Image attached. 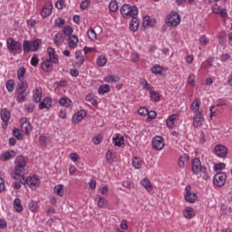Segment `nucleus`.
<instances>
[{
	"instance_id": "cd10ccee",
	"label": "nucleus",
	"mask_w": 232,
	"mask_h": 232,
	"mask_svg": "<svg viewBox=\"0 0 232 232\" xmlns=\"http://www.w3.org/2000/svg\"><path fill=\"white\" fill-rule=\"evenodd\" d=\"M105 159L108 164H113V162H117V152L108 150L106 152Z\"/></svg>"
},
{
	"instance_id": "603ef678",
	"label": "nucleus",
	"mask_w": 232,
	"mask_h": 232,
	"mask_svg": "<svg viewBox=\"0 0 232 232\" xmlns=\"http://www.w3.org/2000/svg\"><path fill=\"white\" fill-rule=\"evenodd\" d=\"M16 93H18V95L16 97L17 102H20V103L24 102V101L26 99V92L16 91Z\"/></svg>"
},
{
	"instance_id": "c756f323",
	"label": "nucleus",
	"mask_w": 232,
	"mask_h": 232,
	"mask_svg": "<svg viewBox=\"0 0 232 232\" xmlns=\"http://www.w3.org/2000/svg\"><path fill=\"white\" fill-rule=\"evenodd\" d=\"M155 19L151 18L150 16H145L143 18V26L144 28H153V26H155Z\"/></svg>"
},
{
	"instance_id": "69168bd1",
	"label": "nucleus",
	"mask_w": 232,
	"mask_h": 232,
	"mask_svg": "<svg viewBox=\"0 0 232 232\" xmlns=\"http://www.w3.org/2000/svg\"><path fill=\"white\" fill-rule=\"evenodd\" d=\"M29 209L33 213L37 211V201H35V200L30 201V203H29Z\"/></svg>"
},
{
	"instance_id": "20e7f679",
	"label": "nucleus",
	"mask_w": 232,
	"mask_h": 232,
	"mask_svg": "<svg viewBox=\"0 0 232 232\" xmlns=\"http://www.w3.org/2000/svg\"><path fill=\"white\" fill-rule=\"evenodd\" d=\"M180 14L176 11H171L165 19L167 26H170L172 28L179 26L180 24Z\"/></svg>"
},
{
	"instance_id": "052dcab7",
	"label": "nucleus",
	"mask_w": 232,
	"mask_h": 232,
	"mask_svg": "<svg viewBox=\"0 0 232 232\" xmlns=\"http://www.w3.org/2000/svg\"><path fill=\"white\" fill-rule=\"evenodd\" d=\"M13 135L18 140H23V133H21V130L19 129H14L13 130Z\"/></svg>"
},
{
	"instance_id": "ea45409f",
	"label": "nucleus",
	"mask_w": 232,
	"mask_h": 232,
	"mask_svg": "<svg viewBox=\"0 0 232 232\" xmlns=\"http://www.w3.org/2000/svg\"><path fill=\"white\" fill-rule=\"evenodd\" d=\"M129 28L131 32H137V30H139V19L137 18V16L132 18L130 23Z\"/></svg>"
},
{
	"instance_id": "473e14b6",
	"label": "nucleus",
	"mask_w": 232,
	"mask_h": 232,
	"mask_svg": "<svg viewBox=\"0 0 232 232\" xmlns=\"http://www.w3.org/2000/svg\"><path fill=\"white\" fill-rule=\"evenodd\" d=\"M149 95L151 102H159L160 101V93L155 91V88L149 92Z\"/></svg>"
},
{
	"instance_id": "72a5a7b5",
	"label": "nucleus",
	"mask_w": 232,
	"mask_h": 232,
	"mask_svg": "<svg viewBox=\"0 0 232 232\" xmlns=\"http://www.w3.org/2000/svg\"><path fill=\"white\" fill-rule=\"evenodd\" d=\"M103 81L108 84H111V82H119V81H121V78L117 75L109 74L103 78Z\"/></svg>"
},
{
	"instance_id": "412c9836",
	"label": "nucleus",
	"mask_w": 232,
	"mask_h": 232,
	"mask_svg": "<svg viewBox=\"0 0 232 232\" xmlns=\"http://www.w3.org/2000/svg\"><path fill=\"white\" fill-rule=\"evenodd\" d=\"M53 10V5L52 3L45 4L41 12L42 17H50V15H52Z\"/></svg>"
},
{
	"instance_id": "09e8293b",
	"label": "nucleus",
	"mask_w": 232,
	"mask_h": 232,
	"mask_svg": "<svg viewBox=\"0 0 232 232\" xmlns=\"http://www.w3.org/2000/svg\"><path fill=\"white\" fill-rule=\"evenodd\" d=\"M25 73H26V69L24 67H20L17 70V79H18V81H24Z\"/></svg>"
},
{
	"instance_id": "6e6552de",
	"label": "nucleus",
	"mask_w": 232,
	"mask_h": 232,
	"mask_svg": "<svg viewBox=\"0 0 232 232\" xmlns=\"http://www.w3.org/2000/svg\"><path fill=\"white\" fill-rule=\"evenodd\" d=\"M185 200L186 202H188V204H195L197 202V198H198V196H197L196 193L191 192V186H187L185 188Z\"/></svg>"
},
{
	"instance_id": "864d4df0",
	"label": "nucleus",
	"mask_w": 232,
	"mask_h": 232,
	"mask_svg": "<svg viewBox=\"0 0 232 232\" xmlns=\"http://www.w3.org/2000/svg\"><path fill=\"white\" fill-rule=\"evenodd\" d=\"M87 35L91 41L97 40V33H95V30L92 28L87 31Z\"/></svg>"
},
{
	"instance_id": "e2e57ef3",
	"label": "nucleus",
	"mask_w": 232,
	"mask_h": 232,
	"mask_svg": "<svg viewBox=\"0 0 232 232\" xmlns=\"http://www.w3.org/2000/svg\"><path fill=\"white\" fill-rule=\"evenodd\" d=\"M199 173H202L203 180H208V179H209V174L208 173V169L206 167H202L201 170H199Z\"/></svg>"
},
{
	"instance_id": "a878e982",
	"label": "nucleus",
	"mask_w": 232,
	"mask_h": 232,
	"mask_svg": "<svg viewBox=\"0 0 232 232\" xmlns=\"http://www.w3.org/2000/svg\"><path fill=\"white\" fill-rule=\"evenodd\" d=\"M79 44V37L75 34H72L71 36L68 37V46L69 48H77Z\"/></svg>"
},
{
	"instance_id": "c85d7f7f",
	"label": "nucleus",
	"mask_w": 232,
	"mask_h": 232,
	"mask_svg": "<svg viewBox=\"0 0 232 232\" xmlns=\"http://www.w3.org/2000/svg\"><path fill=\"white\" fill-rule=\"evenodd\" d=\"M15 157V151L14 150H8L2 154H0V160H3L4 162H6V160H10V159Z\"/></svg>"
},
{
	"instance_id": "79ce46f5",
	"label": "nucleus",
	"mask_w": 232,
	"mask_h": 232,
	"mask_svg": "<svg viewBox=\"0 0 232 232\" xmlns=\"http://www.w3.org/2000/svg\"><path fill=\"white\" fill-rule=\"evenodd\" d=\"M26 90H28V82L24 80L20 81L17 85L16 92H26Z\"/></svg>"
},
{
	"instance_id": "4be33fe9",
	"label": "nucleus",
	"mask_w": 232,
	"mask_h": 232,
	"mask_svg": "<svg viewBox=\"0 0 232 232\" xmlns=\"http://www.w3.org/2000/svg\"><path fill=\"white\" fill-rule=\"evenodd\" d=\"M140 186L147 190L148 193H151L153 191V185H151V181L148 178H144L140 182Z\"/></svg>"
},
{
	"instance_id": "9d476101",
	"label": "nucleus",
	"mask_w": 232,
	"mask_h": 232,
	"mask_svg": "<svg viewBox=\"0 0 232 232\" xmlns=\"http://www.w3.org/2000/svg\"><path fill=\"white\" fill-rule=\"evenodd\" d=\"M226 180H227V176L226 173L220 172L214 176L213 182L215 186H218V188H222V186L226 184Z\"/></svg>"
},
{
	"instance_id": "39448f33",
	"label": "nucleus",
	"mask_w": 232,
	"mask_h": 232,
	"mask_svg": "<svg viewBox=\"0 0 232 232\" xmlns=\"http://www.w3.org/2000/svg\"><path fill=\"white\" fill-rule=\"evenodd\" d=\"M22 180V184H27L30 189H36L41 184V180L36 175H30L26 178L24 177Z\"/></svg>"
},
{
	"instance_id": "338daca9",
	"label": "nucleus",
	"mask_w": 232,
	"mask_h": 232,
	"mask_svg": "<svg viewBox=\"0 0 232 232\" xmlns=\"http://www.w3.org/2000/svg\"><path fill=\"white\" fill-rule=\"evenodd\" d=\"M58 117L60 119H66V117H68L66 109H60V111H58Z\"/></svg>"
},
{
	"instance_id": "ddd939ff",
	"label": "nucleus",
	"mask_w": 232,
	"mask_h": 232,
	"mask_svg": "<svg viewBox=\"0 0 232 232\" xmlns=\"http://www.w3.org/2000/svg\"><path fill=\"white\" fill-rule=\"evenodd\" d=\"M20 123L22 132L24 133V135H30V133H32V124L30 121H28L26 118H22Z\"/></svg>"
},
{
	"instance_id": "4c0bfd02",
	"label": "nucleus",
	"mask_w": 232,
	"mask_h": 232,
	"mask_svg": "<svg viewBox=\"0 0 232 232\" xmlns=\"http://www.w3.org/2000/svg\"><path fill=\"white\" fill-rule=\"evenodd\" d=\"M14 166L20 167V168H26V160H24V157L18 156L14 160Z\"/></svg>"
},
{
	"instance_id": "37998d69",
	"label": "nucleus",
	"mask_w": 232,
	"mask_h": 232,
	"mask_svg": "<svg viewBox=\"0 0 232 232\" xmlns=\"http://www.w3.org/2000/svg\"><path fill=\"white\" fill-rule=\"evenodd\" d=\"M14 209L16 211V213H21L23 211V205L21 204L20 198H15L13 202Z\"/></svg>"
},
{
	"instance_id": "aec40b11",
	"label": "nucleus",
	"mask_w": 232,
	"mask_h": 232,
	"mask_svg": "<svg viewBox=\"0 0 232 232\" xmlns=\"http://www.w3.org/2000/svg\"><path fill=\"white\" fill-rule=\"evenodd\" d=\"M60 106L63 108H72L73 107V102H72V99L68 98V96L61 97L58 101Z\"/></svg>"
},
{
	"instance_id": "bb28decb",
	"label": "nucleus",
	"mask_w": 232,
	"mask_h": 232,
	"mask_svg": "<svg viewBox=\"0 0 232 232\" xmlns=\"http://www.w3.org/2000/svg\"><path fill=\"white\" fill-rule=\"evenodd\" d=\"M177 119H179V114H171L168 116L166 120L167 128L173 130V126H175V121H177Z\"/></svg>"
},
{
	"instance_id": "a18cd8bd",
	"label": "nucleus",
	"mask_w": 232,
	"mask_h": 232,
	"mask_svg": "<svg viewBox=\"0 0 232 232\" xmlns=\"http://www.w3.org/2000/svg\"><path fill=\"white\" fill-rule=\"evenodd\" d=\"M5 88L7 90V92H9V93H12V92H14V90H15V81L14 80H8L5 82Z\"/></svg>"
},
{
	"instance_id": "f3484780",
	"label": "nucleus",
	"mask_w": 232,
	"mask_h": 232,
	"mask_svg": "<svg viewBox=\"0 0 232 232\" xmlns=\"http://www.w3.org/2000/svg\"><path fill=\"white\" fill-rule=\"evenodd\" d=\"M189 164V156L188 154L181 155L178 160V165L181 169H186Z\"/></svg>"
},
{
	"instance_id": "58836bf2",
	"label": "nucleus",
	"mask_w": 232,
	"mask_h": 232,
	"mask_svg": "<svg viewBox=\"0 0 232 232\" xmlns=\"http://www.w3.org/2000/svg\"><path fill=\"white\" fill-rule=\"evenodd\" d=\"M111 90V87L110 86V84H102L98 89V94L104 95L106 93H109Z\"/></svg>"
},
{
	"instance_id": "774afa93",
	"label": "nucleus",
	"mask_w": 232,
	"mask_h": 232,
	"mask_svg": "<svg viewBox=\"0 0 232 232\" xmlns=\"http://www.w3.org/2000/svg\"><path fill=\"white\" fill-rule=\"evenodd\" d=\"M55 8H57V10H63V8H64V0H57L55 3Z\"/></svg>"
},
{
	"instance_id": "a211bd4d",
	"label": "nucleus",
	"mask_w": 232,
	"mask_h": 232,
	"mask_svg": "<svg viewBox=\"0 0 232 232\" xmlns=\"http://www.w3.org/2000/svg\"><path fill=\"white\" fill-rule=\"evenodd\" d=\"M203 167L204 166H202V162H200V160L195 158L192 161V173H194V175H198Z\"/></svg>"
},
{
	"instance_id": "4468645a",
	"label": "nucleus",
	"mask_w": 232,
	"mask_h": 232,
	"mask_svg": "<svg viewBox=\"0 0 232 232\" xmlns=\"http://www.w3.org/2000/svg\"><path fill=\"white\" fill-rule=\"evenodd\" d=\"M204 114L202 112H197L193 116L192 125L194 128H200L204 124Z\"/></svg>"
},
{
	"instance_id": "dca6fc26",
	"label": "nucleus",
	"mask_w": 232,
	"mask_h": 232,
	"mask_svg": "<svg viewBox=\"0 0 232 232\" xmlns=\"http://www.w3.org/2000/svg\"><path fill=\"white\" fill-rule=\"evenodd\" d=\"M126 141V140H124V136L116 133L113 137H112V144L116 147V148H124V142Z\"/></svg>"
},
{
	"instance_id": "9b49d317",
	"label": "nucleus",
	"mask_w": 232,
	"mask_h": 232,
	"mask_svg": "<svg viewBox=\"0 0 232 232\" xmlns=\"http://www.w3.org/2000/svg\"><path fill=\"white\" fill-rule=\"evenodd\" d=\"M6 46L10 52H19L21 51V43L14 40L13 38H8L6 40Z\"/></svg>"
},
{
	"instance_id": "7ed1b4c3",
	"label": "nucleus",
	"mask_w": 232,
	"mask_h": 232,
	"mask_svg": "<svg viewBox=\"0 0 232 232\" xmlns=\"http://www.w3.org/2000/svg\"><path fill=\"white\" fill-rule=\"evenodd\" d=\"M121 14L122 17H125V19H128L130 17L134 18L139 15V9L135 5H123L121 7Z\"/></svg>"
},
{
	"instance_id": "1a4fd4ad",
	"label": "nucleus",
	"mask_w": 232,
	"mask_h": 232,
	"mask_svg": "<svg viewBox=\"0 0 232 232\" xmlns=\"http://www.w3.org/2000/svg\"><path fill=\"white\" fill-rule=\"evenodd\" d=\"M164 138L161 136H155L152 140V148L156 151H162L164 150Z\"/></svg>"
},
{
	"instance_id": "0eeeda50",
	"label": "nucleus",
	"mask_w": 232,
	"mask_h": 232,
	"mask_svg": "<svg viewBox=\"0 0 232 232\" xmlns=\"http://www.w3.org/2000/svg\"><path fill=\"white\" fill-rule=\"evenodd\" d=\"M26 174V167H17L14 166V169L11 174V178L14 180H19V179H24V175Z\"/></svg>"
},
{
	"instance_id": "a19ab883",
	"label": "nucleus",
	"mask_w": 232,
	"mask_h": 232,
	"mask_svg": "<svg viewBox=\"0 0 232 232\" xmlns=\"http://www.w3.org/2000/svg\"><path fill=\"white\" fill-rule=\"evenodd\" d=\"M0 115H1V119L4 122H8L10 121V111H8L7 109H3L0 111Z\"/></svg>"
},
{
	"instance_id": "0e129e2a",
	"label": "nucleus",
	"mask_w": 232,
	"mask_h": 232,
	"mask_svg": "<svg viewBox=\"0 0 232 232\" xmlns=\"http://www.w3.org/2000/svg\"><path fill=\"white\" fill-rule=\"evenodd\" d=\"M69 159L72 160V162H79L81 158L77 155L76 152H72L69 155Z\"/></svg>"
},
{
	"instance_id": "8fccbe9b",
	"label": "nucleus",
	"mask_w": 232,
	"mask_h": 232,
	"mask_svg": "<svg viewBox=\"0 0 232 232\" xmlns=\"http://www.w3.org/2000/svg\"><path fill=\"white\" fill-rule=\"evenodd\" d=\"M109 10L111 12H117V10H119V3H117V0H111L109 4Z\"/></svg>"
},
{
	"instance_id": "c9c22d12",
	"label": "nucleus",
	"mask_w": 232,
	"mask_h": 232,
	"mask_svg": "<svg viewBox=\"0 0 232 232\" xmlns=\"http://www.w3.org/2000/svg\"><path fill=\"white\" fill-rule=\"evenodd\" d=\"M107 63H108V58L106 57V55L102 54V55L98 56L97 60H96L97 66H99L100 68H102V67L106 66Z\"/></svg>"
},
{
	"instance_id": "3c124183",
	"label": "nucleus",
	"mask_w": 232,
	"mask_h": 232,
	"mask_svg": "<svg viewBox=\"0 0 232 232\" xmlns=\"http://www.w3.org/2000/svg\"><path fill=\"white\" fill-rule=\"evenodd\" d=\"M85 101H87L88 102H91L92 106H97L99 104V102H97V100H95V98L93 97V94L92 93H89L85 96Z\"/></svg>"
},
{
	"instance_id": "393cba45",
	"label": "nucleus",
	"mask_w": 232,
	"mask_h": 232,
	"mask_svg": "<svg viewBox=\"0 0 232 232\" xmlns=\"http://www.w3.org/2000/svg\"><path fill=\"white\" fill-rule=\"evenodd\" d=\"M33 99L34 102H41L43 97V89L39 86L35 87L33 92Z\"/></svg>"
},
{
	"instance_id": "c03bdc74",
	"label": "nucleus",
	"mask_w": 232,
	"mask_h": 232,
	"mask_svg": "<svg viewBox=\"0 0 232 232\" xmlns=\"http://www.w3.org/2000/svg\"><path fill=\"white\" fill-rule=\"evenodd\" d=\"M142 164H144V161L140 158L132 159V166L135 168V169H140V168H142Z\"/></svg>"
},
{
	"instance_id": "e433bc0d",
	"label": "nucleus",
	"mask_w": 232,
	"mask_h": 232,
	"mask_svg": "<svg viewBox=\"0 0 232 232\" xmlns=\"http://www.w3.org/2000/svg\"><path fill=\"white\" fill-rule=\"evenodd\" d=\"M140 83L142 86L143 90H147V92H150L151 90H153L155 87L153 85H151L148 80L146 79H141L140 80Z\"/></svg>"
},
{
	"instance_id": "de8ad7c7",
	"label": "nucleus",
	"mask_w": 232,
	"mask_h": 232,
	"mask_svg": "<svg viewBox=\"0 0 232 232\" xmlns=\"http://www.w3.org/2000/svg\"><path fill=\"white\" fill-rule=\"evenodd\" d=\"M54 43L57 46H61V44H63V43H64V36H63V34L61 33H57L54 35Z\"/></svg>"
},
{
	"instance_id": "f257e3e1",
	"label": "nucleus",
	"mask_w": 232,
	"mask_h": 232,
	"mask_svg": "<svg viewBox=\"0 0 232 232\" xmlns=\"http://www.w3.org/2000/svg\"><path fill=\"white\" fill-rule=\"evenodd\" d=\"M47 52L49 53L50 60H45L42 63V69L44 70V72H48L53 70V65H52V63H53V64H59V59L55 57V50H53V48H47Z\"/></svg>"
},
{
	"instance_id": "49530a36",
	"label": "nucleus",
	"mask_w": 232,
	"mask_h": 232,
	"mask_svg": "<svg viewBox=\"0 0 232 232\" xmlns=\"http://www.w3.org/2000/svg\"><path fill=\"white\" fill-rule=\"evenodd\" d=\"M187 82L189 84V86H197V76L193 73L189 74L187 78Z\"/></svg>"
},
{
	"instance_id": "423d86ee",
	"label": "nucleus",
	"mask_w": 232,
	"mask_h": 232,
	"mask_svg": "<svg viewBox=\"0 0 232 232\" xmlns=\"http://www.w3.org/2000/svg\"><path fill=\"white\" fill-rule=\"evenodd\" d=\"M212 13L215 14L216 15H219L220 17H222L224 23L227 21V17H228L227 9L221 8L220 5H218V4H215L212 6Z\"/></svg>"
},
{
	"instance_id": "f03ea898",
	"label": "nucleus",
	"mask_w": 232,
	"mask_h": 232,
	"mask_svg": "<svg viewBox=\"0 0 232 232\" xmlns=\"http://www.w3.org/2000/svg\"><path fill=\"white\" fill-rule=\"evenodd\" d=\"M43 45V41L41 39H34L32 41L24 40L23 42L24 53H28L30 52H37L40 46Z\"/></svg>"
},
{
	"instance_id": "6e6d98bb",
	"label": "nucleus",
	"mask_w": 232,
	"mask_h": 232,
	"mask_svg": "<svg viewBox=\"0 0 232 232\" xmlns=\"http://www.w3.org/2000/svg\"><path fill=\"white\" fill-rule=\"evenodd\" d=\"M199 44L200 46H208L209 44V38L206 35H202L199 37Z\"/></svg>"
},
{
	"instance_id": "f704fd0d",
	"label": "nucleus",
	"mask_w": 232,
	"mask_h": 232,
	"mask_svg": "<svg viewBox=\"0 0 232 232\" xmlns=\"http://www.w3.org/2000/svg\"><path fill=\"white\" fill-rule=\"evenodd\" d=\"M150 72L153 75H162L164 73V68L159 64H154L150 68Z\"/></svg>"
},
{
	"instance_id": "2eb2a0df",
	"label": "nucleus",
	"mask_w": 232,
	"mask_h": 232,
	"mask_svg": "<svg viewBox=\"0 0 232 232\" xmlns=\"http://www.w3.org/2000/svg\"><path fill=\"white\" fill-rule=\"evenodd\" d=\"M86 115L87 112L84 110H80L76 111L72 117V124H79V122H81V121H82V119H84Z\"/></svg>"
},
{
	"instance_id": "5fc2aeb1",
	"label": "nucleus",
	"mask_w": 232,
	"mask_h": 232,
	"mask_svg": "<svg viewBox=\"0 0 232 232\" xmlns=\"http://www.w3.org/2000/svg\"><path fill=\"white\" fill-rule=\"evenodd\" d=\"M139 59H140V55L139 53L133 51L130 53V63H139Z\"/></svg>"
},
{
	"instance_id": "b1692460",
	"label": "nucleus",
	"mask_w": 232,
	"mask_h": 232,
	"mask_svg": "<svg viewBox=\"0 0 232 232\" xmlns=\"http://www.w3.org/2000/svg\"><path fill=\"white\" fill-rule=\"evenodd\" d=\"M195 215V208L191 207H186L183 210V216L185 217V218H188V220H191V218H194Z\"/></svg>"
},
{
	"instance_id": "680f3d73",
	"label": "nucleus",
	"mask_w": 232,
	"mask_h": 232,
	"mask_svg": "<svg viewBox=\"0 0 232 232\" xmlns=\"http://www.w3.org/2000/svg\"><path fill=\"white\" fill-rule=\"evenodd\" d=\"M63 32L64 35H67L68 37H70L72 34H73V29H72L70 25H66L63 27Z\"/></svg>"
},
{
	"instance_id": "13d9d810",
	"label": "nucleus",
	"mask_w": 232,
	"mask_h": 232,
	"mask_svg": "<svg viewBox=\"0 0 232 232\" xmlns=\"http://www.w3.org/2000/svg\"><path fill=\"white\" fill-rule=\"evenodd\" d=\"M90 5H92V1L91 0H83L82 1V3L80 4V8L82 10H88Z\"/></svg>"
},
{
	"instance_id": "5701e85b",
	"label": "nucleus",
	"mask_w": 232,
	"mask_h": 232,
	"mask_svg": "<svg viewBox=\"0 0 232 232\" xmlns=\"http://www.w3.org/2000/svg\"><path fill=\"white\" fill-rule=\"evenodd\" d=\"M94 202H96L98 208H101L102 209H104V208L108 206V200H106V198H102L101 195H96L94 197Z\"/></svg>"
},
{
	"instance_id": "7c9ffc66",
	"label": "nucleus",
	"mask_w": 232,
	"mask_h": 232,
	"mask_svg": "<svg viewBox=\"0 0 232 232\" xmlns=\"http://www.w3.org/2000/svg\"><path fill=\"white\" fill-rule=\"evenodd\" d=\"M191 111H193V113H198L200 112V99L199 98H195L194 101L191 103Z\"/></svg>"
},
{
	"instance_id": "4d7b16f0",
	"label": "nucleus",
	"mask_w": 232,
	"mask_h": 232,
	"mask_svg": "<svg viewBox=\"0 0 232 232\" xmlns=\"http://www.w3.org/2000/svg\"><path fill=\"white\" fill-rule=\"evenodd\" d=\"M99 191L101 195H108V191H110V188L108 187V185L102 184L99 188Z\"/></svg>"
},
{
	"instance_id": "2f4dec72",
	"label": "nucleus",
	"mask_w": 232,
	"mask_h": 232,
	"mask_svg": "<svg viewBox=\"0 0 232 232\" xmlns=\"http://www.w3.org/2000/svg\"><path fill=\"white\" fill-rule=\"evenodd\" d=\"M53 191L55 195H58V197H64V191H66V187L63 184H59L54 186Z\"/></svg>"
},
{
	"instance_id": "f8f14e48",
	"label": "nucleus",
	"mask_w": 232,
	"mask_h": 232,
	"mask_svg": "<svg viewBox=\"0 0 232 232\" xmlns=\"http://www.w3.org/2000/svg\"><path fill=\"white\" fill-rule=\"evenodd\" d=\"M214 153L218 159H224V157H227V149L222 144H218L214 148Z\"/></svg>"
},
{
	"instance_id": "6ab92c4d",
	"label": "nucleus",
	"mask_w": 232,
	"mask_h": 232,
	"mask_svg": "<svg viewBox=\"0 0 232 232\" xmlns=\"http://www.w3.org/2000/svg\"><path fill=\"white\" fill-rule=\"evenodd\" d=\"M53 102V100H52V98L45 97L42 102H40L39 110H50Z\"/></svg>"
},
{
	"instance_id": "bf43d9fd",
	"label": "nucleus",
	"mask_w": 232,
	"mask_h": 232,
	"mask_svg": "<svg viewBox=\"0 0 232 232\" xmlns=\"http://www.w3.org/2000/svg\"><path fill=\"white\" fill-rule=\"evenodd\" d=\"M75 59L79 61L81 64L84 63V57H82V51H76L75 52Z\"/></svg>"
}]
</instances>
